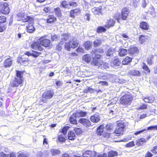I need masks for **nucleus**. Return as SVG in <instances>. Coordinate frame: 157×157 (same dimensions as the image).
Listing matches in <instances>:
<instances>
[{
    "instance_id": "obj_1",
    "label": "nucleus",
    "mask_w": 157,
    "mask_h": 157,
    "mask_svg": "<svg viewBox=\"0 0 157 157\" xmlns=\"http://www.w3.org/2000/svg\"><path fill=\"white\" fill-rule=\"evenodd\" d=\"M100 55H97L96 57L93 59L92 63L96 66L101 67L102 69H106L109 68L108 64L105 62H101L100 60Z\"/></svg>"
},
{
    "instance_id": "obj_2",
    "label": "nucleus",
    "mask_w": 157,
    "mask_h": 157,
    "mask_svg": "<svg viewBox=\"0 0 157 157\" xmlns=\"http://www.w3.org/2000/svg\"><path fill=\"white\" fill-rule=\"evenodd\" d=\"M132 100V98L131 95L125 94L122 96L120 98V101L121 104L124 105H130Z\"/></svg>"
},
{
    "instance_id": "obj_3",
    "label": "nucleus",
    "mask_w": 157,
    "mask_h": 157,
    "mask_svg": "<svg viewBox=\"0 0 157 157\" xmlns=\"http://www.w3.org/2000/svg\"><path fill=\"white\" fill-rule=\"evenodd\" d=\"M17 20L22 21L23 22L31 21H33V18L29 16H27L24 13H19L17 15Z\"/></svg>"
},
{
    "instance_id": "obj_4",
    "label": "nucleus",
    "mask_w": 157,
    "mask_h": 157,
    "mask_svg": "<svg viewBox=\"0 0 157 157\" xmlns=\"http://www.w3.org/2000/svg\"><path fill=\"white\" fill-rule=\"evenodd\" d=\"M9 6V4L7 3H1L0 5V12L4 14H8L10 12Z\"/></svg>"
},
{
    "instance_id": "obj_5",
    "label": "nucleus",
    "mask_w": 157,
    "mask_h": 157,
    "mask_svg": "<svg viewBox=\"0 0 157 157\" xmlns=\"http://www.w3.org/2000/svg\"><path fill=\"white\" fill-rule=\"evenodd\" d=\"M125 126L124 124L121 122L117 124V126L114 132L117 136H118L120 134H123Z\"/></svg>"
},
{
    "instance_id": "obj_6",
    "label": "nucleus",
    "mask_w": 157,
    "mask_h": 157,
    "mask_svg": "<svg viewBox=\"0 0 157 157\" xmlns=\"http://www.w3.org/2000/svg\"><path fill=\"white\" fill-rule=\"evenodd\" d=\"M54 95V92L52 90H48L44 92L43 94L42 101L46 102V100L44 99H49L52 98Z\"/></svg>"
},
{
    "instance_id": "obj_7",
    "label": "nucleus",
    "mask_w": 157,
    "mask_h": 157,
    "mask_svg": "<svg viewBox=\"0 0 157 157\" xmlns=\"http://www.w3.org/2000/svg\"><path fill=\"white\" fill-rule=\"evenodd\" d=\"M23 82V80H21V78H17L14 77L11 80L10 85L13 87H17L19 85H21Z\"/></svg>"
},
{
    "instance_id": "obj_8",
    "label": "nucleus",
    "mask_w": 157,
    "mask_h": 157,
    "mask_svg": "<svg viewBox=\"0 0 157 157\" xmlns=\"http://www.w3.org/2000/svg\"><path fill=\"white\" fill-rule=\"evenodd\" d=\"M18 63H19L21 64L26 66L29 63L28 57H25L24 55L21 57H19L17 61Z\"/></svg>"
},
{
    "instance_id": "obj_9",
    "label": "nucleus",
    "mask_w": 157,
    "mask_h": 157,
    "mask_svg": "<svg viewBox=\"0 0 157 157\" xmlns=\"http://www.w3.org/2000/svg\"><path fill=\"white\" fill-rule=\"evenodd\" d=\"M39 41L41 45L46 47L49 46L51 43L49 40L44 39L43 37L40 38L39 40Z\"/></svg>"
},
{
    "instance_id": "obj_10",
    "label": "nucleus",
    "mask_w": 157,
    "mask_h": 157,
    "mask_svg": "<svg viewBox=\"0 0 157 157\" xmlns=\"http://www.w3.org/2000/svg\"><path fill=\"white\" fill-rule=\"evenodd\" d=\"M78 122L79 123L86 127H90L91 125L90 121L89 120L85 118H82L80 119Z\"/></svg>"
},
{
    "instance_id": "obj_11",
    "label": "nucleus",
    "mask_w": 157,
    "mask_h": 157,
    "mask_svg": "<svg viewBox=\"0 0 157 157\" xmlns=\"http://www.w3.org/2000/svg\"><path fill=\"white\" fill-rule=\"evenodd\" d=\"M96 153L94 151L86 150L83 153V157H95Z\"/></svg>"
},
{
    "instance_id": "obj_12",
    "label": "nucleus",
    "mask_w": 157,
    "mask_h": 157,
    "mask_svg": "<svg viewBox=\"0 0 157 157\" xmlns=\"http://www.w3.org/2000/svg\"><path fill=\"white\" fill-rule=\"evenodd\" d=\"M39 41L34 42L31 45V47L34 49L37 50L42 51H43V49L40 45Z\"/></svg>"
},
{
    "instance_id": "obj_13",
    "label": "nucleus",
    "mask_w": 157,
    "mask_h": 157,
    "mask_svg": "<svg viewBox=\"0 0 157 157\" xmlns=\"http://www.w3.org/2000/svg\"><path fill=\"white\" fill-rule=\"evenodd\" d=\"M129 11L128 9L124 8L121 11V18L122 20H125L128 15Z\"/></svg>"
},
{
    "instance_id": "obj_14",
    "label": "nucleus",
    "mask_w": 157,
    "mask_h": 157,
    "mask_svg": "<svg viewBox=\"0 0 157 157\" xmlns=\"http://www.w3.org/2000/svg\"><path fill=\"white\" fill-rule=\"evenodd\" d=\"M33 53H31L28 52H26L24 55L25 56V57H27V56H32L35 57H36L41 53V52H38L36 51H33Z\"/></svg>"
},
{
    "instance_id": "obj_15",
    "label": "nucleus",
    "mask_w": 157,
    "mask_h": 157,
    "mask_svg": "<svg viewBox=\"0 0 157 157\" xmlns=\"http://www.w3.org/2000/svg\"><path fill=\"white\" fill-rule=\"evenodd\" d=\"M101 9V6L98 7H94L91 9V11L94 14L99 15L102 13Z\"/></svg>"
},
{
    "instance_id": "obj_16",
    "label": "nucleus",
    "mask_w": 157,
    "mask_h": 157,
    "mask_svg": "<svg viewBox=\"0 0 157 157\" xmlns=\"http://www.w3.org/2000/svg\"><path fill=\"white\" fill-rule=\"evenodd\" d=\"M100 116L96 114L90 117V120L93 122L97 123L100 121Z\"/></svg>"
},
{
    "instance_id": "obj_17",
    "label": "nucleus",
    "mask_w": 157,
    "mask_h": 157,
    "mask_svg": "<svg viewBox=\"0 0 157 157\" xmlns=\"http://www.w3.org/2000/svg\"><path fill=\"white\" fill-rule=\"evenodd\" d=\"M140 27L143 30H148L149 29V25L147 23L144 21H142L140 22Z\"/></svg>"
},
{
    "instance_id": "obj_18",
    "label": "nucleus",
    "mask_w": 157,
    "mask_h": 157,
    "mask_svg": "<svg viewBox=\"0 0 157 157\" xmlns=\"http://www.w3.org/2000/svg\"><path fill=\"white\" fill-rule=\"evenodd\" d=\"M76 114L75 113H73L71 116L70 117L69 119L70 123L73 124H75L77 123V121L76 120V118H78L76 116Z\"/></svg>"
},
{
    "instance_id": "obj_19",
    "label": "nucleus",
    "mask_w": 157,
    "mask_h": 157,
    "mask_svg": "<svg viewBox=\"0 0 157 157\" xmlns=\"http://www.w3.org/2000/svg\"><path fill=\"white\" fill-rule=\"evenodd\" d=\"M31 21L32 22L29 23L28 25L26 26L27 31L29 33H32L35 30L34 27L33 25L32 21Z\"/></svg>"
},
{
    "instance_id": "obj_20",
    "label": "nucleus",
    "mask_w": 157,
    "mask_h": 157,
    "mask_svg": "<svg viewBox=\"0 0 157 157\" xmlns=\"http://www.w3.org/2000/svg\"><path fill=\"white\" fill-rule=\"evenodd\" d=\"M70 42H71L73 48L77 47L79 44L78 41L75 38L71 40H70Z\"/></svg>"
},
{
    "instance_id": "obj_21",
    "label": "nucleus",
    "mask_w": 157,
    "mask_h": 157,
    "mask_svg": "<svg viewBox=\"0 0 157 157\" xmlns=\"http://www.w3.org/2000/svg\"><path fill=\"white\" fill-rule=\"evenodd\" d=\"M12 63V61L11 59L8 58L6 59L4 62V65L5 67H10Z\"/></svg>"
},
{
    "instance_id": "obj_22",
    "label": "nucleus",
    "mask_w": 157,
    "mask_h": 157,
    "mask_svg": "<svg viewBox=\"0 0 157 157\" xmlns=\"http://www.w3.org/2000/svg\"><path fill=\"white\" fill-rule=\"evenodd\" d=\"M76 114V116L78 118L80 117H83L86 116L87 113L85 112H83L81 110H78L75 113Z\"/></svg>"
},
{
    "instance_id": "obj_23",
    "label": "nucleus",
    "mask_w": 157,
    "mask_h": 157,
    "mask_svg": "<svg viewBox=\"0 0 157 157\" xmlns=\"http://www.w3.org/2000/svg\"><path fill=\"white\" fill-rule=\"evenodd\" d=\"M121 62L118 59H116L113 61L111 63V66L113 67L116 66H119L121 64Z\"/></svg>"
},
{
    "instance_id": "obj_24",
    "label": "nucleus",
    "mask_w": 157,
    "mask_h": 157,
    "mask_svg": "<svg viewBox=\"0 0 157 157\" xmlns=\"http://www.w3.org/2000/svg\"><path fill=\"white\" fill-rule=\"evenodd\" d=\"M132 58L129 57H126L122 61V63L123 65H127L132 61Z\"/></svg>"
},
{
    "instance_id": "obj_25",
    "label": "nucleus",
    "mask_w": 157,
    "mask_h": 157,
    "mask_svg": "<svg viewBox=\"0 0 157 157\" xmlns=\"http://www.w3.org/2000/svg\"><path fill=\"white\" fill-rule=\"evenodd\" d=\"M127 53V51L124 48L120 49L119 50V54L120 56L122 57L125 55Z\"/></svg>"
},
{
    "instance_id": "obj_26",
    "label": "nucleus",
    "mask_w": 157,
    "mask_h": 157,
    "mask_svg": "<svg viewBox=\"0 0 157 157\" xmlns=\"http://www.w3.org/2000/svg\"><path fill=\"white\" fill-rule=\"evenodd\" d=\"M146 142V140L144 138L139 139L136 140V144L137 145L140 146Z\"/></svg>"
},
{
    "instance_id": "obj_27",
    "label": "nucleus",
    "mask_w": 157,
    "mask_h": 157,
    "mask_svg": "<svg viewBox=\"0 0 157 157\" xmlns=\"http://www.w3.org/2000/svg\"><path fill=\"white\" fill-rule=\"evenodd\" d=\"M56 18L54 16H50L48 17L47 20V22L48 23H51L55 21Z\"/></svg>"
},
{
    "instance_id": "obj_28",
    "label": "nucleus",
    "mask_w": 157,
    "mask_h": 157,
    "mask_svg": "<svg viewBox=\"0 0 157 157\" xmlns=\"http://www.w3.org/2000/svg\"><path fill=\"white\" fill-rule=\"evenodd\" d=\"M68 137L69 140H74L75 138V135L73 132L70 131L68 133Z\"/></svg>"
},
{
    "instance_id": "obj_29",
    "label": "nucleus",
    "mask_w": 157,
    "mask_h": 157,
    "mask_svg": "<svg viewBox=\"0 0 157 157\" xmlns=\"http://www.w3.org/2000/svg\"><path fill=\"white\" fill-rule=\"evenodd\" d=\"M16 76L15 77L17 78H21V80L23 81V73L22 71H16Z\"/></svg>"
},
{
    "instance_id": "obj_30",
    "label": "nucleus",
    "mask_w": 157,
    "mask_h": 157,
    "mask_svg": "<svg viewBox=\"0 0 157 157\" xmlns=\"http://www.w3.org/2000/svg\"><path fill=\"white\" fill-rule=\"evenodd\" d=\"M70 36L69 34L66 33H63L62 35H61V40H62L61 41L63 42V41H66L69 39Z\"/></svg>"
},
{
    "instance_id": "obj_31",
    "label": "nucleus",
    "mask_w": 157,
    "mask_h": 157,
    "mask_svg": "<svg viewBox=\"0 0 157 157\" xmlns=\"http://www.w3.org/2000/svg\"><path fill=\"white\" fill-rule=\"evenodd\" d=\"M129 73L133 76H139L140 75V72L136 70H132L129 72Z\"/></svg>"
},
{
    "instance_id": "obj_32",
    "label": "nucleus",
    "mask_w": 157,
    "mask_h": 157,
    "mask_svg": "<svg viewBox=\"0 0 157 157\" xmlns=\"http://www.w3.org/2000/svg\"><path fill=\"white\" fill-rule=\"evenodd\" d=\"M104 126L101 125L99 126L97 130V133L98 135H101L103 132Z\"/></svg>"
},
{
    "instance_id": "obj_33",
    "label": "nucleus",
    "mask_w": 157,
    "mask_h": 157,
    "mask_svg": "<svg viewBox=\"0 0 157 157\" xmlns=\"http://www.w3.org/2000/svg\"><path fill=\"white\" fill-rule=\"evenodd\" d=\"M82 59L85 62L88 63L91 60V58L89 55L86 54L83 56Z\"/></svg>"
},
{
    "instance_id": "obj_34",
    "label": "nucleus",
    "mask_w": 157,
    "mask_h": 157,
    "mask_svg": "<svg viewBox=\"0 0 157 157\" xmlns=\"http://www.w3.org/2000/svg\"><path fill=\"white\" fill-rule=\"evenodd\" d=\"M92 43L89 41L86 42L84 44L85 49L88 50L91 47Z\"/></svg>"
},
{
    "instance_id": "obj_35",
    "label": "nucleus",
    "mask_w": 157,
    "mask_h": 157,
    "mask_svg": "<svg viewBox=\"0 0 157 157\" xmlns=\"http://www.w3.org/2000/svg\"><path fill=\"white\" fill-rule=\"evenodd\" d=\"M64 47L65 49L68 51H69L70 50L71 48H72L70 41L68 42H67L65 43Z\"/></svg>"
},
{
    "instance_id": "obj_36",
    "label": "nucleus",
    "mask_w": 157,
    "mask_h": 157,
    "mask_svg": "<svg viewBox=\"0 0 157 157\" xmlns=\"http://www.w3.org/2000/svg\"><path fill=\"white\" fill-rule=\"evenodd\" d=\"M114 128V126L111 123H109L106 125L105 128L108 131L112 130Z\"/></svg>"
},
{
    "instance_id": "obj_37",
    "label": "nucleus",
    "mask_w": 157,
    "mask_h": 157,
    "mask_svg": "<svg viewBox=\"0 0 157 157\" xmlns=\"http://www.w3.org/2000/svg\"><path fill=\"white\" fill-rule=\"evenodd\" d=\"M156 57V56H149L147 60L148 64L149 65H151L153 62L154 59Z\"/></svg>"
},
{
    "instance_id": "obj_38",
    "label": "nucleus",
    "mask_w": 157,
    "mask_h": 157,
    "mask_svg": "<svg viewBox=\"0 0 157 157\" xmlns=\"http://www.w3.org/2000/svg\"><path fill=\"white\" fill-rule=\"evenodd\" d=\"M117 152L116 151H111L108 152V157H113L117 156Z\"/></svg>"
},
{
    "instance_id": "obj_39",
    "label": "nucleus",
    "mask_w": 157,
    "mask_h": 157,
    "mask_svg": "<svg viewBox=\"0 0 157 157\" xmlns=\"http://www.w3.org/2000/svg\"><path fill=\"white\" fill-rule=\"evenodd\" d=\"M138 51L137 48L136 47L131 48L129 50L130 53L132 55L135 53H137Z\"/></svg>"
},
{
    "instance_id": "obj_40",
    "label": "nucleus",
    "mask_w": 157,
    "mask_h": 157,
    "mask_svg": "<svg viewBox=\"0 0 157 157\" xmlns=\"http://www.w3.org/2000/svg\"><path fill=\"white\" fill-rule=\"evenodd\" d=\"M54 11L56 15L58 17H61L62 15L60 9L58 7L54 9Z\"/></svg>"
},
{
    "instance_id": "obj_41",
    "label": "nucleus",
    "mask_w": 157,
    "mask_h": 157,
    "mask_svg": "<svg viewBox=\"0 0 157 157\" xmlns=\"http://www.w3.org/2000/svg\"><path fill=\"white\" fill-rule=\"evenodd\" d=\"M51 152L53 155H55L60 154V151L58 149H52L51 150Z\"/></svg>"
},
{
    "instance_id": "obj_42",
    "label": "nucleus",
    "mask_w": 157,
    "mask_h": 157,
    "mask_svg": "<svg viewBox=\"0 0 157 157\" xmlns=\"http://www.w3.org/2000/svg\"><path fill=\"white\" fill-rule=\"evenodd\" d=\"M147 37L146 36L141 35L139 38V41L140 44H142L145 41V40L147 38Z\"/></svg>"
},
{
    "instance_id": "obj_43",
    "label": "nucleus",
    "mask_w": 157,
    "mask_h": 157,
    "mask_svg": "<svg viewBox=\"0 0 157 157\" xmlns=\"http://www.w3.org/2000/svg\"><path fill=\"white\" fill-rule=\"evenodd\" d=\"M104 51L103 50L102 48H99L97 50H96L94 51H92V54H93V52H94V55H95V57H96V56L97 55H100L99 54H98L97 53L99 52L100 53H102Z\"/></svg>"
},
{
    "instance_id": "obj_44",
    "label": "nucleus",
    "mask_w": 157,
    "mask_h": 157,
    "mask_svg": "<svg viewBox=\"0 0 157 157\" xmlns=\"http://www.w3.org/2000/svg\"><path fill=\"white\" fill-rule=\"evenodd\" d=\"M70 127L68 126H66L64 127L62 129L61 132L64 135H66L67 131L69 129Z\"/></svg>"
},
{
    "instance_id": "obj_45",
    "label": "nucleus",
    "mask_w": 157,
    "mask_h": 157,
    "mask_svg": "<svg viewBox=\"0 0 157 157\" xmlns=\"http://www.w3.org/2000/svg\"><path fill=\"white\" fill-rule=\"evenodd\" d=\"M106 30V29L102 26L98 27L97 30V32L98 33H100L104 32Z\"/></svg>"
},
{
    "instance_id": "obj_46",
    "label": "nucleus",
    "mask_w": 157,
    "mask_h": 157,
    "mask_svg": "<svg viewBox=\"0 0 157 157\" xmlns=\"http://www.w3.org/2000/svg\"><path fill=\"white\" fill-rule=\"evenodd\" d=\"M78 14L73 10H71L70 12V16L72 18H74L75 16L77 15Z\"/></svg>"
},
{
    "instance_id": "obj_47",
    "label": "nucleus",
    "mask_w": 157,
    "mask_h": 157,
    "mask_svg": "<svg viewBox=\"0 0 157 157\" xmlns=\"http://www.w3.org/2000/svg\"><path fill=\"white\" fill-rule=\"evenodd\" d=\"M61 5L63 7L65 8H70L69 7V4H67V3L66 1L63 2L61 4Z\"/></svg>"
},
{
    "instance_id": "obj_48",
    "label": "nucleus",
    "mask_w": 157,
    "mask_h": 157,
    "mask_svg": "<svg viewBox=\"0 0 157 157\" xmlns=\"http://www.w3.org/2000/svg\"><path fill=\"white\" fill-rule=\"evenodd\" d=\"M6 26L4 24H0V32H3L5 30Z\"/></svg>"
},
{
    "instance_id": "obj_49",
    "label": "nucleus",
    "mask_w": 157,
    "mask_h": 157,
    "mask_svg": "<svg viewBox=\"0 0 157 157\" xmlns=\"http://www.w3.org/2000/svg\"><path fill=\"white\" fill-rule=\"evenodd\" d=\"M108 25L109 26V28L111 26L114 25L115 21L113 19H110L109 21H107Z\"/></svg>"
},
{
    "instance_id": "obj_50",
    "label": "nucleus",
    "mask_w": 157,
    "mask_h": 157,
    "mask_svg": "<svg viewBox=\"0 0 157 157\" xmlns=\"http://www.w3.org/2000/svg\"><path fill=\"white\" fill-rule=\"evenodd\" d=\"M114 52L111 49H109L107 51L106 55L109 56H112L113 55V53Z\"/></svg>"
},
{
    "instance_id": "obj_51",
    "label": "nucleus",
    "mask_w": 157,
    "mask_h": 157,
    "mask_svg": "<svg viewBox=\"0 0 157 157\" xmlns=\"http://www.w3.org/2000/svg\"><path fill=\"white\" fill-rule=\"evenodd\" d=\"M74 131L77 135L80 134L82 132V130L80 128H75Z\"/></svg>"
},
{
    "instance_id": "obj_52",
    "label": "nucleus",
    "mask_w": 157,
    "mask_h": 157,
    "mask_svg": "<svg viewBox=\"0 0 157 157\" xmlns=\"http://www.w3.org/2000/svg\"><path fill=\"white\" fill-rule=\"evenodd\" d=\"M6 18L4 16H0V24H4L6 22Z\"/></svg>"
},
{
    "instance_id": "obj_53",
    "label": "nucleus",
    "mask_w": 157,
    "mask_h": 157,
    "mask_svg": "<svg viewBox=\"0 0 157 157\" xmlns=\"http://www.w3.org/2000/svg\"><path fill=\"white\" fill-rule=\"evenodd\" d=\"M58 140L60 142H64L65 140V137L62 135H59L58 136Z\"/></svg>"
},
{
    "instance_id": "obj_54",
    "label": "nucleus",
    "mask_w": 157,
    "mask_h": 157,
    "mask_svg": "<svg viewBox=\"0 0 157 157\" xmlns=\"http://www.w3.org/2000/svg\"><path fill=\"white\" fill-rule=\"evenodd\" d=\"M69 4V6H71L72 7H76L78 5L77 2H70Z\"/></svg>"
},
{
    "instance_id": "obj_55",
    "label": "nucleus",
    "mask_w": 157,
    "mask_h": 157,
    "mask_svg": "<svg viewBox=\"0 0 157 157\" xmlns=\"http://www.w3.org/2000/svg\"><path fill=\"white\" fill-rule=\"evenodd\" d=\"M144 65L143 66V68L144 70H145L147 73H149L150 71L148 68V67L146 65L145 63H144Z\"/></svg>"
},
{
    "instance_id": "obj_56",
    "label": "nucleus",
    "mask_w": 157,
    "mask_h": 157,
    "mask_svg": "<svg viewBox=\"0 0 157 157\" xmlns=\"http://www.w3.org/2000/svg\"><path fill=\"white\" fill-rule=\"evenodd\" d=\"M134 145V141L130 142L126 145V147H133Z\"/></svg>"
},
{
    "instance_id": "obj_57",
    "label": "nucleus",
    "mask_w": 157,
    "mask_h": 157,
    "mask_svg": "<svg viewBox=\"0 0 157 157\" xmlns=\"http://www.w3.org/2000/svg\"><path fill=\"white\" fill-rule=\"evenodd\" d=\"M115 16H114V17L116 20H117V21L118 22H119V20L121 18V17L120 14L117 13L115 14Z\"/></svg>"
},
{
    "instance_id": "obj_58",
    "label": "nucleus",
    "mask_w": 157,
    "mask_h": 157,
    "mask_svg": "<svg viewBox=\"0 0 157 157\" xmlns=\"http://www.w3.org/2000/svg\"><path fill=\"white\" fill-rule=\"evenodd\" d=\"M140 0H132V4L133 5L135 6L136 7L138 4Z\"/></svg>"
},
{
    "instance_id": "obj_59",
    "label": "nucleus",
    "mask_w": 157,
    "mask_h": 157,
    "mask_svg": "<svg viewBox=\"0 0 157 157\" xmlns=\"http://www.w3.org/2000/svg\"><path fill=\"white\" fill-rule=\"evenodd\" d=\"M101 43V41L99 40H96L94 41V47L98 46Z\"/></svg>"
},
{
    "instance_id": "obj_60",
    "label": "nucleus",
    "mask_w": 157,
    "mask_h": 157,
    "mask_svg": "<svg viewBox=\"0 0 157 157\" xmlns=\"http://www.w3.org/2000/svg\"><path fill=\"white\" fill-rule=\"evenodd\" d=\"M51 39L52 41H56L59 39V37L56 35H53L52 36Z\"/></svg>"
},
{
    "instance_id": "obj_61",
    "label": "nucleus",
    "mask_w": 157,
    "mask_h": 157,
    "mask_svg": "<svg viewBox=\"0 0 157 157\" xmlns=\"http://www.w3.org/2000/svg\"><path fill=\"white\" fill-rule=\"evenodd\" d=\"M63 42L61 41L56 46V48L59 50H60L62 48V45H63Z\"/></svg>"
},
{
    "instance_id": "obj_62",
    "label": "nucleus",
    "mask_w": 157,
    "mask_h": 157,
    "mask_svg": "<svg viewBox=\"0 0 157 157\" xmlns=\"http://www.w3.org/2000/svg\"><path fill=\"white\" fill-rule=\"evenodd\" d=\"M157 129V125L151 126L147 128V129H146L147 130H152L154 129Z\"/></svg>"
},
{
    "instance_id": "obj_63",
    "label": "nucleus",
    "mask_w": 157,
    "mask_h": 157,
    "mask_svg": "<svg viewBox=\"0 0 157 157\" xmlns=\"http://www.w3.org/2000/svg\"><path fill=\"white\" fill-rule=\"evenodd\" d=\"M151 151L154 154L157 153V146H156L153 147V149L151 150Z\"/></svg>"
},
{
    "instance_id": "obj_64",
    "label": "nucleus",
    "mask_w": 157,
    "mask_h": 157,
    "mask_svg": "<svg viewBox=\"0 0 157 157\" xmlns=\"http://www.w3.org/2000/svg\"><path fill=\"white\" fill-rule=\"evenodd\" d=\"M1 157H9V155L6 154L4 152H1Z\"/></svg>"
}]
</instances>
